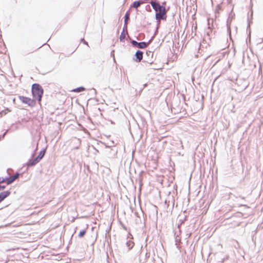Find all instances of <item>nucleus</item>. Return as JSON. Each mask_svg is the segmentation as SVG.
Segmentation results:
<instances>
[{
	"label": "nucleus",
	"instance_id": "f257e3e1",
	"mask_svg": "<svg viewBox=\"0 0 263 263\" xmlns=\"http://www.w3.org/2000/svg\"><path fill=\"white\" fill-rule=\"evenodd\" d=\"M156 12L155 17L157 20H164L166 17V11L163 6L160 5L156 0H151L149 2Z\"/></svg>",
	"mask_w": 263,
	"mask_h": 263
},
{
	"label": "nucleus",
	"instance_id": "f8f14e48",
	"mask_svg": "<svg viewBox=\"0 0 263 263\" xmlns=\"http://www.w3.org/2000/svg\"><path fill=\"white\" fill-rule=\"evenodd\" d=\"M45 154V150L41 151L40 152L39 155L37 157L41 160L43 158V157L44 156Z\"/></svg>",
	"mask_w": 263,
	"mask_h": 263
},
{
	"label": "nucleus",
	"instance_id": "aec40b11",
	"mask_svg": "<svg viewBox=\"0 0 263 263\" xmlns=\"http://www.w3.org/2000/svg\"><path fill=\"white\" fill-rule=\"evenodd\" d=\"M84 43L85 44H87V43L85 41H84Z\"/></svg>",
	"mask_w": 263,
	"mask_h": 263
},
{
	"label": "nucleus",
	"instance_id": "f3484780",
	"mask_svg": "<svg viewBox=\"0 0 263 263\" xmlns=\"http://www.w3.org/2000/svg\"><path fill=\"white\" fill-rule=\"evenodd\" d=\"M5 187L6 186L5 185H0V191L4 190Z\"/></svg>",
	"mask_w": 263,
	"mask_h": 263
},
{
	"label": "nucleus",
	"instance_id": "a211bd4d",
	"mask_svg": "<svg viewBox=\"0 0 263 263\" xmlns=\"http://www.w3.org/2000/svg\"><path fill=\"white\" fill-rule=\"evenodd\" d=\"M227 27H228V31H230V26H229L228 25H227Z\"/></svg>",
	"mask_w": 263,
	"mask_h": 263
},
{
	"label": "nucleus",
	"instance_id": "dca6fc26",
	"mask_svg": "<svg viewBox=\"0 0 263 263\" xmlns=\"http://www.w3.org/2000/svg\"><path fill=\"white\" fill-rule=\"evenodd\" d=\"M5 181H6V178H0V183L4 182Z\"/></svg>",
	"mask_w": 263,
	"mask_h": 263
},
{
	"label": "nucleus",
	"instance_id": "423d86ee",
	"mask_svg": "<svg viewBox=\"0 0 263 263\" xmlns=\"http://www.w3.org/2000/svg\"><path fill=\"white\" fill-rule=\"evenodd\" d=\"M40 161V160L37 157H36L33 159L29 160L27 163V165L28 166H34L36 164H37Z\"/></svg>",
	"mask_w": 263,
	"mask_h": 263
},
{
	"label": "nucleus",
	"instance_id": "0eeeda50",
	"mask_svg": "<svg viewBox=\"0 0 263 263\" xmlns=\"http://www.w3.org/2000/svg\"><path fill=\"white\" fill-rule=\"evenodd\" d=\"M10 194V192L9 191H4L0 193V202L3 201L6 198L9 196Z\"/></svg>",
	"mask_w": 263,
	"mask_h": 263
},
{
	"label": "nucleus",
	"instance_id": "9b49d317",
	"mask_svg": "<svg viewBox=\"0 0 263 263\" xmlns=\"http://www.w3.org/2000/svg\"><path fill=\"white\" fill-rule=\"evenodd\" d=\"M126 246L128 248V249H131L134 246V243L131 240H129L126 242Z\"/></svg>",
	"mask_w": 263,
	"mask_h": 263
},
{
	"label": "nucleus",
	"instance_id": "ddd939ff",
	"mask_svg": "<svg viewBox=\"0 0 263 263\" xmlns=\"http://www.w3.org/2000/svg\"><path fill=\"white\" fill-rule=\"evenodd\" d=\"M126 34L124 32V30H123L122 32H121L120 36V41H123L124 39H125Z\"/></svg>",
	"mask_w": 263,
	"mask_h": 263
},
{
	"label": "nucleus",
	"instance_id": "4468645a",
	"mask_svg": "<svg viewBox=\"0 0 263 263\" xmlns=\"http://www.w3.org/2000/svg\"><path fill=\"white\" fill-rule=\"evenodd\" d=\"M84 90H85V88L84 87H80L77 88L72 90V91L76 92H81Z\"/></svg>",
	"mask_w": 263,
	"mask_h": 263
},
{
	"label": "nucleus",
	"instance_id": "6ab92c4d",
	"mask_svg": "<svg viewBox=\"0 0 263 263\" xmlns=\"http://www.w3.org/2000/svg\"><path fill=\"white\" fill-rule=\"evenodd\" d=\"M6 133L5 132V133L3 135V138H4V137L5 135H6Z\"/></svg>",
	"mask_w": 263,
	"mask_h": 263
},
{
	"label": "nucleus",
	"instance_id": "2eb2a0df",
	"mask_svg": "<svg viewBox=\"0 0 263 263\" xmlns=\"http://www.w3.org/2000/svg\"><path fill=\"white\" fill-rule=\"evenodd\" d=\"M85 233H86V231L85 230L81 231L79 233V237H82L85 234Z\"/></svg>",
	"mask_w": 263,
	"mask_h": 263
},
{
	"label": "nucleus",
	"instance_id": "39448f33",
	"mask_svg": "<svg viewBox=\"0 0 263 263\" xmlns=\"http://www.w3.org/2000/svg\"><path fill=\"white\" fill-rule=\"evenodd\" d=\"M19 176V174L18 173H16L14 175H13L12 177L8 178H6V181H7V184L8 185L12 183L13 181H14Z\"/></svg>",
	"mask_w": 263,
	"mask_h": 263
},
{
	"label": "nucleus",
	"instance_id": "f03ea898",
	"mask_svg": "<svg viewBox=\"0 0 263 263\" xmlns=\"http://www.w3.org/2000/svg\"><path fill=\"white\" fill-rule=\"evenodd\" d=\"M32 93L33 97L41 101L43 93V89L38 84H33L32 86Z\"/></svg>",
	"mask_w": 263,
	"mask_h": 263
},
{
	"label": "nucleus",
	"instance_id": "9d476101",
	"mask_svg": "<svg viewBox=\"0 0 263 263\" xmlns=\"http://www.w3.org/2000/svg\"><path fill=\"white\" fill-rule=\"evenodd\" d=\"M124 26L126 27L128 20L129 19V13L128 12H127L124 16Z\"/></svg>",
	"mask_w": 263,
	"mask_h": 263
},
{
	"label": "nucleus",
	"instance_id": "6e6552de",
	"mask_svg": "<svg viewBox=\"0 0 263 263\" xmlns=\"http://www.w3.org/2000/svg\"><path fill=\"white\" fill-rule=\"evenodd\" d=\"M135 56L136 57V62H140L143 58V52L138 50L135 53Z\"/></svg>",
	"mask_w": 263,
	"mask_h": 263
},
{
	"label": "nucleus",
	"instance_id": "20e7f679",
	"mask_svg": "<svg viewBox=\"0 0 263 263\" xmlns=\"http://www.w3.org/2000/svg\"><path fill=\"white\" fill-rule=\"evenodd\" d=\"M19 99L23 103L27 104L29 106H31L33 103L32 100L26 97L19 96Z\"/></svg>",
	"mask_w": 263,
	"mask_h": 263
},
{
	"label": "nucleus",
	"instance_id": "7ed1b4c3",
	"mask_svg": "<svg viewBox=\"0 0 263 263\" xmlns=\"http://www.w3.org/2000/svg\"><path fill=\"white\" fill-rule=\"evenodd\" d=\"M152 41V39H151L148 42L146 43L144 42H137L135 40H133L131 41V44L133 46L137 47L140 49H144L148 45V44L151 42Z\"/></svg>",
	"mask_w": 263,
	"mask_h": 263
},
{
	"label": "nucleus",
	"instance_id": "1a4fd4ad",
	"mask_svg": "<svg viewBox=\"0 0 263 263\" xmlns=\"http://www.w3.org/2000/svg\"><path fill=\"white\" fill-rule=\"evenodd\" d=\"M143 3L142 1H135L133 4V7L137 9Z\"/></svg>",
	"mask_w": 263,
	"mask_h": 263
}]
</instances>
